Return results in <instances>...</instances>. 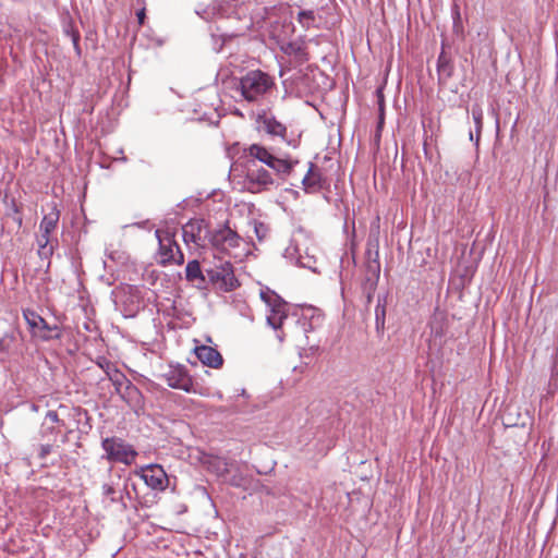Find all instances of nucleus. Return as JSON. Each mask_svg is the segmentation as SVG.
Instances as JSON below:
<instances>
[{"instance_id": "nucleus-19", "label": "nucleus", "mask_w": 558, "mask_h": 558, "mask_svg": "<svg viewBox=\"0 0 558 558\" xmlns=\"http://www.w3.org/2000/svg\"><path fill=\"white\" fill-rule=\"evenodd\" d=\"M19 331L11 329L0 337V361H5L14 351L17 342Z\"/></svg>"}, {"instance_id": "nucleus-27", "label": "nucleus", "mask_w": 558, "mask_h": 558, "mask_svg": "<svg viewBox=\"0 0 558 558\" xmlns=\"http://www.w3.org/2000/svg\"><path fill=\"white\" fill-rule=\"evenodd\" d=\"M64 33L71 37V40L73 43L75 52L77 56H81V47H80V33L73 28L71 24H68L64 28Z\"/></svg>"}, {"instance_id": "nucleus-6", "label": "nucleus", "mask_w": 558, "mask_h": 558, "mask_svg": "<svg viewBox=\"0 0 558 558\" xmlns=\"http://www.w3.org/2000/svg\"><path fill=\"white\" fill-rule=\"evenodd\" d=\"M260 299L269 308V314L267 315L268 325L274 329L281 328L283 320L288 317L287 302L275 291L268 288L260 291Z\"/></svg>"}, {"instance_id": "nucleus-12", "label": "nucleus", "mask_w": 558, "mask_h": 558, "mask_svg": "<svg viewBox=\"0 0 558 558\" xmlns=\"http://www.w3.org/2000/svg\"><path fill=\"white\" fill-rule=\"evenodd\" d=\"M145 484L155 490H165L169 480L167 473L159 464H148L135 472Z\"/></svg>"}, {"instance_id": "nucleus-13", "label": "nucleus", "mask_w": 558, "mask_h": 558, "mask_svg": "<svg viewBox=\"0 0 558 558\" xmlns=\"http://www.w3.org/2000/svg\"><path fill=\"white\" fill-rule=\"evenodd\" d=\"M23 315H24V318L27 323V325L29 326V328L34 331V332H37V331H43V333H40V337L45 340H49V339H52V338H59L60 337V333H56V335H51L50 332L53 331V330H57L58 327L57 326H49L47 324V322L40 316L38 315L36 312L34 311H31V310H26L23 312Z\"/></svg>"}, {"instance_id": "nucleus-15", "label": "nucleus", "mask_w": 558, "mask_h": 558, "mask_svg": "<svg viewBox=\"0 0 558 558\" xmlns=\"http://www.w3.org/2000/svg\"><path fill=\"white\" fill-rule=\"evenodd\" d=\"M197 359L206 366L220 368L223 364L222 355L213 347L201 345L195 348Z\"/></svg>"}, {"instance_id": "nucleus-17", "label": "nucleus", "mask_w": 558, "mask_h": 558, "mask_svg": "<svg viewBox=\"0 0 558 558\" xmlns=\"http://www.w3.org/2000/svg\"><path fill=\"white\" fill-rule=\"evenodd\" d=\"M119 396L134 411L137 412L138 410L143 409L144 397L141 390L133 383L126 386Z\"/></svg>"}, {"instance_id": "nucleus-5", "label": "nucleus", "mask_w": 558, "mask_h": 558, "mask_svg": "<svg viewBox=\"0 0 558 558\" xmlns=\"http://www.w3.org/2000/svg\"><path fill=\"white\" fill-rule=\"evenodd\" d=\"M101 447L106 452V459L110 462H120L130 465L137 457V452L133 446L119 437L105 438L101 441Z\"/></svg>"}, {"instance_id": "nucleus-31", "label": "nucleus", "mask_w": 558, "mask_h": 558, "mask_svg": "<svg viewBox=\"0 0 558 558\" xmlns=\"http://www.w3.org/2000/svg\"><path fill=\"white\" fill-rule=\"evenodd\" d=\"M51 445H41L39 448V458L45 459L51 452Z\"/></svg>"}, {"instance_id": "nucleus-28", "label": "nucleus", "mask_w": 558, "mask_h": 558, "mask_svg": "<svg viewBox=\"0 0 558 558\" xmlns=\"http://www.w3.org/2000/svg\"><path fill=\"white\" fill-rule=\"evenodd\" d=\"M367 271L372 274L373 280L371 278H367V281L371 282V287H374L376 284L377 279L379 278L380 272V265L377 260L369 262L367 264Z\"/></svg>"}, {"instance_id": "nucleus-32", "label": "nucleus", "mask_w": 558, "mask_h": 558, "mask_svg": "<svg viewBox=\"0 0 558 558\" xmlns=\"http://www.w3.org/2000/svg\"><path fill=\"white\" fill-rule=\"evenodd\" d=\"M46 418L49 420L51 423H59L60 418L56 411H48L46 414Z\"/></svg>"}, {"instance_id": "nucleus-30", "label": "nucleus", "mask_w": 558, "mask_h": 558, "mask_svg": "<svg viewBox=\"0 0 558 558\" xmlns=\"http://www.w3.org/2000/svg\"><path fill=\"white\" fill-rule=\"evenodd\" d=\"M102 494L107 497H110L111 501H114L113 495L116 494L114 488L109 484L102 485Z\"/></svg>"}, {"instance_id": "nucleus-4", "label": "nucleus", "mask_w": 558, "mask_h": 558, "mask_svg": "<svg viewBox=\"0 0 558 558\" xmlns=\"http://www.w3.org/2000/svg\"><path fill=\"white\" fill-rule=\"evenodd\" d=\"M155 235L159 243V264L162 266L168 264L182 265L184 263V254L174 239V232L158 229L155 231Z\"/></svg>"}, {"instance_id": "nucleus-14", "label": "nucleus", "mask_w": 558, "mask_h": 558, "mask_svg": "<svg viewBox=\"0 0 558 558\" xmlns=\"http://www.w3.org/2000/svg\"><path fill=\"white\" fill-rule=\"evenodd\" d=\"M326 183L327 180L322 171L311 162L307 173L302 179L303 190L306 193H316L322 190Z\"/></svg>"}, {"instance_id": "nucleus-1", "label": "nucleus", "mask_w": 558, "mask_h": 558, "mask_svg": "<svg viewBox=\"0 0 558 558\" xmlns=\"http://www.w3.org/2000/svg\"><path fill=\"white\" fill-rule=\"evenodd\" d=\"M274 86L275 82L269 74L260 70H252L239 80L236 89L240 90L241 96L246 101L255 102L264 97Z\"/></svg>"}, {"instance_id": "nucleus-20", "label": "nucleus", "mask_w": 558, "mask_h": 558, "mask_svg": "<svg viewBox=\"0 0 558 558\" xmlns=\"http://www.w3.org/2000/svg\"><path fill=\"white\" fill-rule=\"evenodd\" d=\"M107 377L114 386V390L118 395H120L126 386H129L132 381L116 366L107 365Z\"/></svg>"}, {"instance_id": "nucleus-3", "label": "nucleus", "mask_w": 558, "mask_h": 558, "mask_svg": "<svg viewBox=\"0 0 558 558\" xmlns=\"http://www.w3.org/2000/svg\"><path fill=\"white\" fill-rule=\"evenodd\" d=\"M59 221V211L52 210L44 216L39 225V235H37L38 255L41 259H49L58 245V240L51 238L57 229Z\"/></svg>"}, {"instance_id": "nucleus-8", "label": "nucleus", "mask_w": 558, "mask_h": 558, "mask_svg": "<svg viewBox=\"0 0 558 558\" xmlns=\"http://www.w3.org/2000/svg\"><path fill=\"white\" fill-rule=\"evenodd\" d=\"M279 179L276 173L272 174L270 171L266 170L263 167H259L256 162H251L247 166L245 181L248 190L252 192H258L262 190H267L269 186L279 185L277 181Z\"/></svg>"}, {"instance_id": "nucleus-34", "label": "nucleus", "mask_w": 558, "mask_h": 558, "mask_svg": "<svg viewBox=\"0 0 558 558\" xmlns=\"http://www.w3.org/2000/svg\"><path fill=\"white\" fill-rule=\"evenodd\" d=\"M137 20H138V23L141 25L144 24V20H145V9H142L141 11L137 12Z\"/></svg>"}, {"instance_id": "nucleus-16", "label": "nucleus", "mask_w": 558, "mask_h": 558, "mask_svg": "<svg viewBox=\"0 0 558 558\" xmlns=\"http://www.w3.org/2000/svg\"><path fill=\"white\" fill-rule=\"evenodd\" d=\"M258 122L262 123V129L271 136L281 137L287 141V128L279 122L275 117L266 114L258 116Z\"/></svg>"}, {"instance_id": "nucleus-25", "label": "nucleus", "mask_w": 558, "mask_h": 558, "mask_svg": "<svg viewBox=\"0 0 558 558\" xmlns=\"http://www.w3.org/2000/svg\"><path fill=\"white\" fill-rule=\"evenodd\" d=\"M483 109L480 105H474L472 107V118L475 124L476 130V143L480 141L481 132L483 129Z\"/></svg>"}, {"instance_id": "nucleus-23", "label": "nucleus", "mask_w": 558, "mask_h": 558, "mask_svg": "<svg viewBox=\"0 0 558 558\" xmlns=\"http://www.w3.org/2000/svg\"><path fill=\"white\" fill-rule=\"evenodd\" d=\"M385 318H386V298L379 296L377 299V304L375 307V323H376V329L383 330L385 327Z\"/></svg>"}, {"instance_id": "nucleus-29", "label": "nucleus", "mask_w": 558, "mask_h": 558, "mask_svg": "<svg viewBox=\"0 0 558 558\" xmlns=\"http://www.w3.org/2000/svg\"><path fill=\"white\" fill-rule=\"evenodd\" d=\"M254 232L259 241H263L267 235V228L264 223H255Z\"/></svg>"}, {"instance_id": "nucleus-2", "label": "nucleus", "mask_w": 558, "mask_h": 558, "mask_svg": "<svg viewBox=\"0 0 558 558\" xmlns=\"http://www.w3.org/2000/svg\"><path fill=\"white\" fill-rule=\"evenodd\" d=\"M245 151L247 153L248 157L247 166H250V163L253 161L256 163L259 161L269 167L278 178H284L289 175L292 172L294 166L299 163L298 160L277 157L266 147L259 144H252L247 149H245Z\"/></svg>"}, {"instance_id": "nucleus-9", "label": "nucleus", "mask_w": 558, "mask_h": 558, "mask_svg": "<svg viewBox=\"0 0 558 558\" xmlns=\"http://www.w3.org/2000/svg\"><path fill=\"white\" fill-rule=\"evenodd\" d=\"M209 233L210 229L204 219H191L182 227V238L186 245L193 243L198 247H205Z\"/></svg>"}, {"instance_id": "nucleus-11", "label": "nucleus", "mask_w": 558, "mask_h": 558, "mask_svg": "<svg viewBox=\"0 0 558 558\" xmlns=\"http://www.w3.org/2000/svg\"><path fill=\"white\" fill-rule=\"evenodd\" d=\"M162 378L166 384L173 389H180L185 392H196L193 379L183 365L170 366L162 375Z\"/></svg>"}, {"instance_id": "nucleus-26", "label": "nucleus", "mask_w": 558, "mask_h": 558, "mask_svg": "<svg viewBox=\"0 0 558 558\" xmlns=\"http://www.w3.org/2000/svg\"><path fill=\"white\" fill-rule=\"evenodd\" d=\"M316 20L315 13L312 10L300 11L298 13V22L305 28H310L314 25Z\"/></svg>"}, {"instance_id": "nucleus-10", "label": "nucleus", "mask_w": 558, "mask_h": 558, "mask_svg": "<svg viewBox=\"0 0 558 558\" xmlns=\"http://www.w3.org/2000/svg\"><path fill=\"white\" fill-rule=\"evenodd\" d=\"M206 275L210 282L218 284L225 291H232L239 286L230 262H225L219 267L206 270Z\"/></svg>"}, {"instance_id": "nucleus-22", "label": "nucleus", "mask_w": 558, "mask_h": 558, "mask_svg": "<svg viewBox=\"0 0 558 558\" xmlns=\"http://www.w3.org/2000/svg\"><path fill=\"white\" fill-rule=\"evenodd\" d=\"M437 73L440 83H446L453 73V64L444 51L440 52L437 60Z\"/></svg>"}, {"instance_id": "nucleus-18", "label": "nucleus", "mask_w": 558, "mask_h": 558, "mask_svg": "<svg viewBox=\"0 0 558 558\" xmlns=\"http://www.w3.org/2000/svg\"><path fill=\"white\" fill-rule=\"evenodd\" d=\"M185 278L198 289L206 288V276L203 274L199 262L196 259L187 263L185 267Z\"/></svg>"}, {"instance_id": "nucleus-33", "label": "nucleus", "mask_w": 558, "mask_h": 558, "mask_svg": "<svg viewBox=\"0 0 558 558\" xmlns=\"http://www.w3.org/2000/svg\"><path fill=\"white\" fill-rule=\"evenodd\" d=\"M98 365L100 368H102L105 371V373L107 374V365L108 366H114L110 361H107L105 359H102L101 361L98 362Z\"/></svg>"}, {"instance_id": "nucleus-35", "label": "nucleus", "mask_w": 558, "mask_h": 558, "mask_svg": "<svg viewBox=\"0 0 558 558\" xmlns=\"http://www.w3.org/2000/svg\"><path fill=\"white\" fill-rule=\"evenodd\" d=\"M470 140L473 141V133L470 132Z\"/></svg>"}, {"instance_id": "nucleus-21", "label": "nucleus", "mask_w": 558, "mask_h": 558, "mask_svg": "<svg viewBox=\"0 0 558 558\" xmlns=\"http://www.w3.org/2000/svg\"><path fill=\"white\" fill-rule=\"evenodd\" d=\"M281 50L284 54L293 57L296 62L304 63L308 60L305 46L302 43L290 41L281 46Z\"/></svg>"}, {"instance_id": "nucleus-7", "label": "nucleus", "mask_w": 558, "mask_h": 558, "mask_svg": "<svg viewBox=\"0 0 558 558\" xmlns=\"http://www.w3.org/2000/svg\"><path fill=\"white\" fill-rule=\"evenodd\" d=\"M207 245H210L219 253H229L231 250L240 246L241 236L229 226L223 225L215 230H210Z\"/></svg>"}, {"instance_id": "nucleus-24", "label": "nucleus", "mask_w": 558, "mask_h": 558, "mask_svg": "<svg viewBox=\"0 0 558 558\" xmlns=\"http://www.w3.org/2000/svg\"><path fill=\"white\" fill-rule=\"evenodd\" d=\"M430 330L432 335L435 338H441L446 333V318L444 315H435L434 318L430 320Z\"/></svg>"}]
</instances>
